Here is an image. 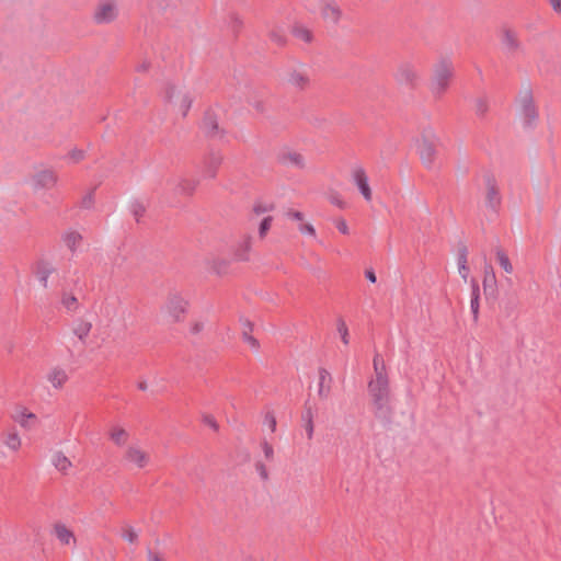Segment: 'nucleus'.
Segmentation results:
<instances>
[{
    "instance_id": "obj_10",
    "label": "nucleus",
    "mask_w": 561,
    "mask_h": 561,
    "mask_svg": "<svg viewBox=\"0 0 561 561\" xmlns=\"http://www.w3.org/2000/svg\"><path fill=\"white\" fill-rule=\"evenodd\" d=\"M442 146L440 138L433 130H427L423 139V164H433L438 159Z\"/></svg>"
},
{
    "instance_id": "obj_57",
    "label": "nucleus",
    "mask_w": 561,
    "mask_h": 561,
    "mask_svg": "<svg viewBox=\"0 0 561 561\" xmlns=\"http://www.w3.org/2000/svg\"><path fill=\"white\" fill-rule=\"evenodd\" d=\"M93 204V194L92 193H89L87 196L83 197L82 199V206L84 208H90Z\"/></svg>"
},
{
    "instance_id": "obj_20",
    "label": "nucleus",
    "mask_w": 561,
    "mask_h": 561,
    "mask_svg": "<svg viewBox=\"0 0 561 561\" xmlns=\"http://www.w3.org/2000/svg\"><path fill=\"white\" fill-rule=\"evenodd\" d=\"M278 160L280 163L285 165H291L298 169H304L306 167L305 157L300 152L295 150L283 151L279 154Z\"/></svg>"
},
{
    "instance_id": "obj_33",
    "label": "nucleus",
    "mask_w": 561,
    "mask_h": 561,
    "mask_svg": "<svg viewBox=\"0 0 561 561\" xmlns=\"http://www.w3.org/2000/svg\"><path fill=\"white\" fill-rule=\"evenodd\" d=\"M479 298H480L479 286L476 282H473L470 307H471V311H472L474 321H477L478 317H479Z\"/></svg>"
},
{
    "instance_id": "obj_60",
    "label": "nucleus",
    "mask_w": 561,
    "mask_h": 561,
    "mask_svg": "<svg viewBox=\"0 0 561 561\" xmlns=\"http://www.w3.org/2000/svg\"><path fill=\"white\" fill-rule=\"evenodd\" d=\"M72 157H73V159L79 161L83 157V152L82 151H73Z\"/></svg>"
},
{
    "instance_id": "obj_19",
    "label": "nucleus",
    "mask_w": 561,
    "mask_h": 561,
    "mask_svg": "<svg viewBox=\"0 0 561 561\" xmlns=\"http://www.w3.org/2000/svg\"><path fill=\"white\" fill-rule=\"evenodd\" d=\"M53 534L61 545L76 546L77 540L73 531L64 523L54 524Z\"/></svg>"
},
{
    "instance_id": "obj_54",
    "label": "nucleus",
    "mask_w": 561,
    "mask_h": 561,
    "mask_svg": "<svg viewBox=\"0 0 561 561\" xmlns=\"http://www.w3.org/2000/svg\"><path fill=\"white\" fill-rule=\"evenodd\" d=\"M180 187L182 192L191 193L194 190L195 184L188 181H183L180 183Z\"/></svg>"
},
{
    "instance_id": "obj_45",
    "label": "nucleus",
    "mask_w": 561,
    "mask_h": 561,
    "mask_svg": "<svg viewBox=\"0 0 561 561\" xmlns=\"http://www.w3.org/2000/svg\"><path fill=\"white\" fill-rule=\"evenodd\" d=\"M264 423L268 426L271 432L276 431V417L273 412H267L264 417Z\"/></svg>"
},
{
    "instance_id": "obj_37",
    "label": "nucleus",
    "mask_w": 561,
    "mask_h": 561,
    "mask_svg": "<svg viewBox=\"0 0 561 561\" xmlns=\"http://www.w3.org/2000/svg\"><path fill=\"white\" fill-rule=\"evenodd\" d=\"M122 537L129 543H135L138 539V534L131 526L127 525L122 528Z\"/></svg>"
},
{
    "instance_id": "obj_51",
    "label": "nucleus",
    "mask_w": 561,
    "mask_h": 561,
    "mask_svg": "<svg viewBox=\"0 0 561 561\" xmlns=\"http://www.w3.org/2000/svg\"><path fill=\"white\" fill-rule=\"evenodd\" d=\"M336 228L339 229V231L343 234H347L348 233V227H347V224L344 219H339L336 221Z\"/></svg>"
},
{
    "instance_id": "obj_48",
    "label": "nucleus",
    "mask_w": 561,
    "mask_h": 561,
    "mask_svg": "<svg viewBox=\"0 0 561 561\" xmlns=\"http://www.w3.org/2000/svg\"><path fill=\"white\" fill-rule=\"evenodd\" d=\"M255 469L256 471L259 472L260 477L262 478V480H267L268 479V472H267V469L265 467V465L263 462H256L255 463Z\"/></svg>"
},
{
    "instance_id": "obj_14",
    "label": "nucleus",
    "mask_w": 561,
    "mask_h": 561,
    "mask_svg": "<svg viewBox=\"0 0 561 561\" xmlns=\"http://www.w3.org/2000/svg\"><path fill=\"white\" fill-rule=\"evenodd\" d=\"M352 180L366 202H371L373 191L369 185L368 175L363 167L357 165L352 170Z\"/></svg>"
},
{
    "instance_id": "obj_1",
    "label": "nucleus",
    "mask_w": 561,
    "mask_h": 561,
    "mask_svg": "<svg viewBox=\"0 0 561 561\" xmlns=\"http://www.w3.org/2000/svg\"><path fill=\"white\" fill-rule=\"evenodd\" d=\"M374 377L368 382V393L371 398L376 417L389 421L391 416V390L386 363L380 354L373 359Z\"/></svg>"
},
{
    "instance_id": "obj_22",
    "label": "nucleus",
    "mask_w": 561,
    "mask_h": 561,
    "mask_svg": "<svg viewBox=\"0 0 561 561\" xmlns=\"http://www.w3.org/2000/svg\"><path fill=\"white\" fill-rule=\"evenodd\" d=\"M2 443L11 451L18 453L22 447V439L18 431L12 427L2 433Z\"/></svg>"
},
{
    "instance_id": "obj_27",
    "label": "nucleus",
    "mask_w": 561,
    "mask_h": 561,
    "mask_svg": "<svg viewBox=\"0 0 561 561\" xmlns=\"http://www.w3.org/2000/svg\"><path fill=\"white\" fill-rule=\"evenodd\" d=\"M485 198L488 206L492 209H495L501 203L499 190L492 180L488 181Z\"/></svg>"
},
{
    "instance_id": "obj_8",
    "label": "nucleus",
    "mask_w": 561,
    "mask_h": 561,
    "mask_svg": "<svg viewBox=\"0 0 561 561\" xmlns=\"http://www.w3.org/2000/svg\"><path fill=\"white\" fill-rule=\"evenodd\" d=\"M252 249L253 237L249 233L242 234L230 249L231 261L236 263L250 262Z\"/></svg>"
},
{
    "instance_id": "obj_42",
    "label": "nucleus",
    "mask_w": 561,
    "mask_h": 561,
    "mask_svg": "<svg viewBox=\"0 0 561 561\" xmlns=\"http://www.w3.org/2000/svg\"><path fill=\"white\" fill-rule=\"evenodd\" d=\"M252 108L259 114H266L268 112L267 104L263 100H256L251 104Z\"/></svg>"
},
{
    "instance_id": "obj_2",
    "label": "nucleus",
    "mask_w": 561,
    "mask_h": 561,
    "mask_svg": "<svg viewBox=\"0 0 561 561\" xmlns=\"http://www.w3.org/2000/svg\"><path fill=\"white\" fill-rule=\"evenodd\" d=\"M454 76V65L449 59L436 60L428 70L427 92L430 99L439 101L448 91Z\"/></svg>"
},
{
    "instance_id": "obj_59",
    "label": "nucleus",
    "mask_w": 561,
    "mask_h": 561,
    "mask_svg": "<svg viewBox=\"0 0 561 561\" xmlns=\"http://www.w3.org/2000/svg\"><path fill=\"white\" fill-rule=\"evenodd\" d=\"M365 276L371 283H376V280H377L376 274H375V272L373 270H366L365 271Z\"/></svg>"
},
{
    "instance_id": "obj_62",
    "label": "nucleus",
    "mask_w": 561,
    "mask_h": 561,
    "mask_svg": "<svg viewBox=\"0 0 561 561\" xmlns=\"http://www.w3.org/2000/svg\"><path fill=\"white\" fill-rule=\"evenodd\" d=\"M478 111H479L481 114H483V113L486 111L485 105H484V104H481V105L479 106V110H478Z\"/></svg>"
},
{
    "instance_id": "obj_5",
    "label": "nucleus",
    "mask_w": 561,
    "mask_h": 561,
    "mask_svg": "<svg viewBox=\"0 0 561 561\" xmlns=\"http://www.w3.org/2000/svg\"><path fill=\"white\" fill-rule=\"evenodd\" d=\"M190 302L184 295L178 291L169 293L161 312L171 324L182 323L187 314Z\"/></svg>"
},
{
    "instance_id": "obj_6",
    "label": "nucleus",
    "mask_w": 561,
    "mask_h": 561,
    "mask_svg": "<svg viewBox=\"0 0 561 561\" xmlns=\"http://www.w3.org/2000/svg\"><path fill=\"white\" fill-rule=\"evenodd\" d=\"M122 462L128 470L145 471L151 465V455L140 443H133L124 448Z\"/></svg>"
},
{
    "instance_id": "obj_64",
    "label": "nucleus",
    "mask_w": 561,
    "mask_h": 561,
    "mask_svg": "<svg viewBox=\"0 0 561 561\" xmlns=\"http://www.w3.org/2000/svg\"><path fill=\"white\" fill-rule=\"evenodd\" d=\"M234 21H236V23H237L239 26H240V25H242L241 20H239L238 18H234Z\"/></svg>"
},
{
    "instance_id": "obj_63",
    "label": "nucleus",
    "mask_w": 561,
    "mask_h": 561,
    "mask_svg": "<svg viewBox=\"0 0 561 561\" xmlns=\"http://www.w3.org/2000/svg\"><path fill=\"white\" fill-rule=\"evenodd\" d=\"M245 561H264V560H262V559H260V558H253V557H250V558H248Z\"/></svg>"
},
{
    "instance_id": "obj_13",
    "label": "nucleus",
    "mask_w": 561,
    "mask_h": 561,
    "mask_svg": "<svg viewBox=\"0 0 561 561\" xmlns=\"http://www.w3.org/2000/svg\"><path fill=\"white\" fill-rule=\"evenodd\" d=\"M117 18V5L114 1L105 0L100 2L94 12L93 21L96 24H106L113 22Z\"/></svg>"
},
{
    "instance_id": "obj_4",
    "label": "nucleus",
    "mask_w": 561,
    "mask_h": 561,
    "mask_svg": "<svg viewBox=\"0 0 561 561\" xmlns=\"http://www.w3.org/2000/svg\"><path fill=\"white\" fill-rule=\"evenodd\" d=\"M307 11L318 12L321 20L330 25L337 26L343 18L344 12L336 0H302Z\"/></svg>"
},
{
    "instance_id": "obj_31",
    "label": "nucleus",
    "mask_w": 561,
    "mask_h": 561,
    "mask_svg": "<svg viewBox=\"0 0 561 561\" xmlns=\"http://www.w3.org/2000/svg\"><path fill=\"white\" fill-rule=\"evenodd\" d=\"M81 240L82 236L77 231H69L62 236L64 243L71 252H75L77 250Z\"/></svg>"
},
{
    "instance_id": "obj_12",
    "label": "nucleus",
    "mask_w": 561,
    "mask_h": 561,
    "mask_svg": "<svg viewBox=\"0 0 561 561\" xmlns=\"http://www.w3.org/2000/svg\"><path fill=\"white\" fill-rule=\"evenodd\" d=\"M394 80L400 87L414 88L417 81L416 67L409 62L400 64L394 73Z\"/></svg>"
},
{
    "instance_id": "obj_25",
    "label": "nucleus",
    "mask_w": 561,
    "mask_h": 561,
    "mask_svg": "<svg viewBox=\"0 0 561 561\" xmlns=\"http://www.w3.org/2000/svg\"><path fill=\"white\" fill-rule=\"evenodd\" d=\"M502 42L504 46L510 50H516L519 48V39L517 33L510 28L503 27L501 31Z\"/></svg>"
},
{
    "instance_id": "obj_39",
    "label": "nucleus",
    "mask_w": 561,
    "mask_h": 561,
    "mask_svg": "<svg viewBox=\"0 0 561 561\" xmlns=\"http://www.w3.org/2000/svg\"><path fill=\"white\" fill-rule=\"evenodd\" d=\"M272 221H273L272 216H267L261 221L260 227H259V236L261 239L265 238L267 231L270 230V228L272 226Z\"/></svg>"
},
{
    "instance_id": "obj_32",
    "label": "nucleus",
    "mask_w": 561,
    "mask_h": 561,
    "mask_svg": "<svg viewBox=\"0 0 561 561\" xmlns=\"http://www.w3.org/2000/svg\"><path fill=\"white\" fill-rule=\"evenodd\" d=\"M222 162V157L218 153H210L206 160V173L209 178L216 175V171Z\"/></svg>"
},
{
    "instance_id": "obj_28",
    "label": "nucleus",
    "mask_w": 561,
    "mask_h": 561,
    "mask_svg": "<svg viewBox=\"0 0 561 561\" xmlns=\"http://www.w3.org/2000/svg\"><path fill=\"white\" fill-rule=\"evenodd\" d=\"M53 466L60 472L67 473L72 467L71 461L62 451H56L51 457Z\"/></svg>"
},
{
    "instance_id": "obj_49",
    "label": "nucleus",
    "mask_w": 561,
    "mask_h": 561,
    "mask_svg": "<svg viewBox=\"0 0 561 561\" xmlns=\"http://www.w3.org/2000/svg\"><path fill=\"white\" fill-rule=\"evenodd\" d=\"M286 216L293 220L302 222L305 219V215L301 211L298 210H288L286 213Z\"/></svg>"
},
{
    "instance_id": "obj_35",
    "label": "nucleus",
    "mask_w": 561,
    "mask_h": 561,
    "mask_svg": "<svg viewBox=\"0 0 561 561\" xmlns=\"http://www.w3.org/2000/svg\"><path fill=\"white\" fill-rule=\"evenodd\" d=\"M496 259H497L499 264L501 265V267L507 274H512L513 273V265H512L507 254L503 250H497L496 251Z\"/></svg>"
},
{
    "instance_id": "obj_21",
    "label": "nucleus",
    "mask_w": 561,
    "mask_h": 561,
    "mask_svg": "<svg viewBox=\"0 0 561 561\" xmlns=\"http://www.w3.org/2000/svg\"><path fill=\"white\" fill-rule=\"evenodd\" d=\"M231 259H225L220 256H211L207 260L206 264L214 274L224 276L228 274Z\"/></svg>"
},
{
    "instance_id": "obj_15",
    "label": "nucleus",
    "mask_w": 561,
    "mask_h": 561,
    "mask_svg": "<svg viewBox=\"0 0 561 561\" xmlns=\"http://www.w3.org/2000/svg\"><path fill=\"white\" fill-rule=\"evenodd\" d=\"M46 379L55 390H61L69 381V376L64 367L54 366L47 371Z\"/></svg>"
},
{
    "instance_id": "obj_11",
    "label": "nucleus",
    "mask_w": 561,
    "mask_h": 561,
    "mask_svg": "<svg viewBox=\"0 0 561 561\" xmlns=\"http://www.w3.org/2000/svg\"><path fill=\"white\" fill-rule=\"evenodd\" d=\"M285 82L291 89L298 92L306 91L310 87V77L308 72L301 68H291L285 73Z\"/></svg>"
},
{
    "instance_id": "obj_44",
    "label": "nucleus",
    "mask_w": 561,
    "mask_h": 561,
    "mask_svg": "<svg viewBox=\"0 0 561 561\" xmlns=\"http://www.w3.org/2000/svg\"><path fill=\"white\" fill-rule=\"evenodd\" d=\"M299 231L302 234H309L310 237H316V229L311 224L300 222Z\"/></svg>"
},
{
    "instance_id": "obj_17",
    "label": "nucleus",
    "mask_w": 561,
    "mask_h": 561,
    "mask_svg": "<svg viewBox=\"0 0 561 561\" xmlns=\"http://www.w3.org/2000/svg\"><path fill=\"white\" fill-rule=\"evenodd\" d=\"M318 396L321 400H327L332 389V376L323 367L318 369Z\"/></svg>"
},
{
    "instance_id": "obj_53",
    "label": "nucleus",
    "mask_w": 561,
    "mask_h": 561,
    "mask_svg": "<svg viewBox=\"0 0 561 561\" xmlns=\"http://www.w3.org/2000/svg\"><path fill=\"white\" fill-rule=\"evenodd\" d=\"M556 14L561 16V0H548Z\"/></svg>"
},
{
    "instance_id": "obj_50",
    "label": "nucleus",
    "mask_w": 561,
    "mask_h": 561,
    "mask_svg": "<svg viewBox=\"0 0 561 561\" xmlns=\"http://www.w3.org/2000/svg\"><path fill=\"white\" fill-rule=\"evenodd\" d=\"M151 68V62L149 60H142L136 66V71L140 73H145L149 71Z\"/></svg>"
},
{
    "instance_id": "obj_7",
    "label": "nucleus",
    "mask_w": 561,
    "mask_h": 561,
    "mask_svg": "<svg viewBox=\"0 0 561 561\" xmlns=\"http://www.w3.org/2000/svg\"><path fill=\"white\" fill-rule=\"evenodd\" d=\"M30 183L34 192L53 190L58 183V174L51 168H41L31 175Z\"/></svg>"
},
{
    "instance_id": "obj_61",
    "label": "nucleus",
    "mask_w": 561,
    "mask_h": 561,
    "mask_svg": "<svg viewBox=\"0 0 561 561\" xmlns=\"http://www.w3.org/2000/svg\"><path fill=\"white\" fill-rule=\"evenodd\" d=\"M138 388H139L140 390H146V389H147V383H146L145 381L139 382Z\"/></svg>"
},
{
    "instance_id": "obj_3",
    "label": "nucleus",
    "mask_w": 561,
    "mask_h": 561,
    "mask_svg": "<svg viewBox=\"0 0 561 561\" xmlns=\"http://www.w3.org/2000/svg\"><path fill=\"white\" fill-rule=\"evenodd\" d=\"M162 98L169 108L185 117L192 106V98L182 84L167 82L162 89Z\"/></svg>"
},
{
    "instance_id": "obj_18",
    "label": "nucleus",
    "mask_w": 561,
    "mask_h": 561,
    "mask_svg": "<svg viewBox=\"0 0 561 561\" xmlns=\"http://www.w3.org/2000/svg\"><path fill=\"white\" fill-rule=\"evenodd\" d=\"M108 439L117 447H126L130 438L129 432L122 425H112L107 431Z\"/></svg>"
},
{
    "instance_id": "obj_9",
    "label": "nucleus",
    "mask_w": 561,
    "mask_h": 561,
    "mask_svg": "<svg viewBox=\"0 0 561 561\" xmlns=\"http://www.w3.org/2000/svg\"><path fill=\"white\" fill-rule=\"evenodd\" d=\"M201 128L209 139H222L226 136L225 128L220 125L217 114L213 111L205 112Z\"/></svg>"
},
{
    "instance_id": "obj_38",
    "label": "nucleus",
    "mask_w": 561,
    "mask_h": 561,
    "mask_svg": "<svg viewBox=\"0 0 561 561\" xmlns=\"http://www.w3.org/2000/svg\"><path fill=\"white\" fill-rule=\"evenodd\" d=\"M328 199L332 205H335L336 207L343 209L345 208L346 204L343 201V198L340 196V194L335 191H331L328 195Z\"/></svg>"
},
{
    "instance_id": "obj_24",
    "label": "nucleus",
    "mask_w": 561,
    "mask_h": 561,
    "mask_svg": "<svg viewBox=\"0 0 561 561\" xmlns=\"http://www.w3.org/2000/svg\"><path fill=\"white\" fill-rule=\"evenodd\" d=\"M12 419L24 430H30L37 420L36 415L25 408L15 411Z\"/></svg>"
},
{
    "instance_id": "obj_58",
    "label": "nucleus",
    "mask_w": 561,
    "mask_h": 561,
    "mask_svg": "<svg viewBox=\"0 0 561 561\" xmlns=\"http://www.w3.org/2000/svg\"><path fill=\"white\" fill-rule=\"evenodd\" d=\"M245 341L254 348H257L259 347V342L255 337H253L252 335H245L244 336Z\"/></svg>"
},
{
    "instance_id": "obj_40",
    "label": "nucleus",
    "mask_w": 561,
    "mask_h": 561,
    "mask_svg": "<svg viewBox=\"0 0 561 561\" xmlns=\"http://www.w3.org/2000/svg\"><path fill=\"white\" fill-rule=\"evenodd\" d=\"M494 283H495V274L493 272V268L491 265H485L483 285H484V287H486L489 285H493Z\"/></svg>"
},
{
    "instance_id": "obj_30",
    "label": "nucleus",
    "mask_w": 561,
    "mask_h": 561,
    "mask_svg": "<svg viewBox=\"0 0 561 561\" xmlns=\"http://www.w3.org/2000/svg\"><path fill=\"white\" fill-rule=\"evenodd\" d=\"M538 117L536 107L531 102L526 103L522 110V118L526 126H531Z\"/></svg>"
},
{
    "instance_id": "obj_47",
    "label": "nucleus",
    "mask_w": 561,
    "mask_h": 561,
    "mask_svg": "<svg viewBox=\"0 0 561 561\" xmlns=\"http://www.w3.org/2000/svg\"><path fill=\"white\" fill-rule=\"evenodd\" d=\"M131 211H133L134 216L136 217V220H139V218L145 214L146 208L142 204L135 203L131 206Z\"/></svg>"
},
{
    "instance_id": "obj_56",
    "label": "nucleus",
    "mask_w": 561,
    "mask_h": 561,
    "mask_svg": "<svg viewBox=\"0 0 561 561\" xmlns=\"http://www.w3.org/2000/svg\"><path fill=\"white\" fill-rule=\"evenodd\" d=\"M148 561H165V560L163 559L162 554L149 550L148 551Z\"/></svg>"
},
{
    "instance_id": "obj_52",
    "label": "nucleus",
    "mask_w": 561,
    "mask_h": 561,
    "mask_svg": "<svg viewBox=\"0 0 561 561\" xmlns=\"http://www.w3.org/2000/svg\"><path fill=\"white\" fill-rule=\"evenodd\" d=\"M203 421H204L205 424H207L208 426H210L215 431L218 430V424H217L216 420L211 415H205L203 417Z\"/></svg>"
},
{
    "instance_id": "obj_29",
    "label": "nucleus",
    "mask_w": 561,
    "mask_h": 561,
    "mask_svg": "<svg viewBox=\"0 0 561 561\" xmlns=\"http://www.w3.org/2000/svg\"><path fill=\"white\" fill-rule=\"evenodd\" d=\"M60 302H61V306L68 312H76V311H78V309L80 307L78 298L73 294L68 293V291H64L61 294Z\"/></svg>"
},
{
    "instance_id": "obj_43",
    "label": "nucleus",
    "mask_w": 561,
    "mask_h": 561,
    "mask_svg": "<svg viewBox=\"0 0 561 561\" xmlns=\"http://www.w3.org/2000/svg\"><path fill=\"white\" fill-rule=\"evenodd\" d=\"M261 447L263 449L264 456L267 460L272 461L274 459V449L270 443L263 440L261 443Z\"/></svg>"
},
{
    "instance_id": "obj_23",
    "label": "nucleus",
    "mask_w": 561,
    "mask_h": 561,
    "mask_svg": "<svg viewBox=\"0 0 561 561\" xmlns=\"http://www.w3.org/2000/svg\"><path fill=\"white\" fill-rule=\"evenodd\" d=\"M92 322L85 318H79L73 322L72 333L81 343H85L91 330Z\"/></svg>"
},
{
    "instance_id": "obj_16",
    "label": "nucleus",
    "mask_w": 561,
    "mask_h": 561,
    "mask_svg": "<svg viewBox=\"0 0 561 561\" xmlns=\"http://www.w3.org/2000/svg\"><path fill=\"white\" fill-rule=\"evenodd\" d=\"M33 272L42 287L46 289L48 288V278L56 272V268L50 262L46 260H39L34 265Z\"/></svg>"
},
{
    "instance_id": "obj_34",
    "label": "nucleus",
    "mask_w": 561,
    "mask_h": 561,
    "mask_svg": "<svg viewBox=\"0 0 561 561\" xmlns=\"http://www.w3.org/2000/svg\"><path fill=\"white\" fill-rule=\"evenodd\" d=\"M293 34L296 38L305 43H310L313 38L311 31L305 26H295L293 28Z\"/></svg>"
},
{
    "instance_id": "obj_55",
    "label": "nucleus",
    "mask_w": 561,
    "mask_h": 561,
    "mask_svg": "<svg viewBox=\"0 0 561 561\" xmlns=\"http://www.w3.org/2000/svg\"><path fill=\"white\" fill-rule=\"evenodd\" d=\"M306 432H307L308 439H311L313 436V422H312L311 416L308 419V421L306 423Z\"/></svg>"
},
{
    "instance_id": "obj_26",
    "label": "nucleus",
    "mask_w": 561,
    "mask_h": 561,
    "mask_svg": "<svg viewBox=\"0 0 561 561\" xmlns=\"http://www.w3.org/2000/svg\"><path fill=\"white\" fill-rule=\"evenodd\" d=\"M467 256H468L467 248L465 245L460 247L458 249V253H457V265H458V272L465 282H467V279L469 277V267H468Z\"/></svg>"
},
{
    "instance_id": "obj_46",
    "label": "nucleus",
    "mask_w": 561,
    "mask_h": 561,
    "mask_svg": "<svg viewBox=\"0 0 561 561\" xmlns=\"http://www.w3.org/2000/svg\"><path fill=\"white\" fill-rule=\"evenodd\" d=\"M272 209H273V205H267V204H263V203H256L253 206V211L256 215H262V214L267 213V211H270Z\"/></svg>"
},
{
    "instance_id": "obj_41",
    "label": "nucleus",
    "mask_w": 561,
    "mask_h": 561,
    "mask_svg": "<svg viewBox=\"0 0 561 561\" xmlns=\"http://www.w3.org/2000/svg\"><path fill=\"white\" fill-rule=\"evenodd\" d=\"M205 329V322L202 320H194L190 324V333L193 335H198Z\"/></svg>"
},
{
    "instance_id": "obj_36",
    "label": "nucleus",
    "mask_w": 561,
    "mask_h": 561,
    "mask_svg": "<svg viewBox=\"0 0 561 561\" xmlns=\"http://www.w3.org/2000/svg\"><path fill=\"white\" fill-rule=\"evenodd\" d=\"M336 330H337V332H339V334L341 336V340L344 343V345H348V343H350V341H348V329H347V325H346L345 321L342 318L337 319Z\"/></svg>"
}]
</instances>
